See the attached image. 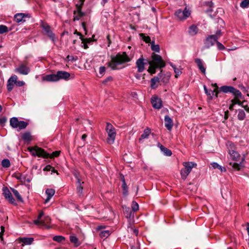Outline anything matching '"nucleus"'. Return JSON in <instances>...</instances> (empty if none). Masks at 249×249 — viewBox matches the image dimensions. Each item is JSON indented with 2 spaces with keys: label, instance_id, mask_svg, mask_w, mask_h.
<instances>
[{
  "label": "nucleus",
  "instance_id": "15",
  "mask_svg": "<svg viewBox=\"0 0 249 249\" xmlns=\"http://www.w3.org/2000/svg\"><path fill=\"white\" fill-rule=\"evenodd\" d=\"M18 79L17 75L12 76L8 80L7 84V88L8 91H11L14 87V84H16V80Z\"/></svg>",
  "mask_w": 249,
  "mask_h": 249
},
{
  "label": "nucleus",
  "instance_id": "42",
  "mask_svg": "<svg viewBox=\"0 0 249 249\" xmlns=\"http://www.w3.org/2000/svg\"><path fill=\"white\" fill-rule=\"evenodd\" d=\"M148 64L150 65L149 69L148 70V71L151 74H154L156 73V69L158 68L157 67L155 66L154 65L148 62Z\"/></svg>",
  "mask_w": 249,
  "mask_h": 249
},
{
  "label": "nucleus",
  "instance_id": "56",
  "mask_svg": "<svg viewBox=\"0 0 249 249\" xmlns=\"http://www.w3.org/2000/svg\"><path fill=\"white\" fill-rule=\"evenodd\" d=\"M7 122V118L5 117H2L0 118V124L2 125H4Z\"/></svg>",
  "mask_w": 249,
  "mask_h": 249
},
{
  "label": "nucleus",
  "instance_id": "22",
  "mask_svg": "<svg viewBox=\"0 0 249 249\" xmlns=\"http://www.w3.org/2000/svg\"><path fill=\"white\" fill-rule=\"evenodd\" d=\"M73 14V21L78 20L85 16V13L82 12L80 6L78 8V9H77V11H74Z\"/></svg>",
  "mask_w": 249,
  "mask_h": 249
},
{
  "label": "nucleus",
  "instance_id": "40",
  "mask_svg": "<svg viewBox=\"0 0 249 249\" xmlns=\"http://www.w3.org/2000/svg\"><path fill=\"white\" fill-rule=\"evenodd\" d=\"M240 98H234L231 100V102L233 105L237 104L240 106L243 107V104L245 102H241L239 100Z\"/></svg>",
  "mask_w": 249,
  "mask_h": 249
},
{
  "label": "nucleus",
  "instance_id": "14",
  "mask_svg": "<svg viewBox=\"0 0 249 249\" xmlns=\"http://www.w3.org/2000/svg\"><path fill=\"white\" fill-rule=\"evenodd\" d=\"M151 103L154 108L159 109L162 107L161 100L157 97H152L151 98Z\"/></svg>",
  "mask_w": 249,
  "mask_h": 249
},
{
  "label": "nucleus",
  "instance_id": "34",
  "mask_svg": "<svg viewBox=\"0 0 249 249\" xmlns=\"http://www.w3.org/2000/svg\"><path fill=\"white\" fill-rule=\"evenodd\" d=\"M171 66L173 68L174 72L176 74L175 77L177 78L178 76L180 75L182 73V71L180 69L177 68L175 65H173L172 63H170Z\"/></svg>",
  "mask_w": 249,
  "mask_h": 249
},
{
  "label": "nucleus",
  "instance_id": "64",
  "mask_svg": "<svg viewBox=\"0 0 249 249\" xmlns=\"http://www.w3.org/2000/svg\"><path fill=\"white\" fill-rule=\"evenodd\" d=\"M74 34H76L80 36V38L81 39V38L83 37V35L79 32H77V30H75L74 32Z\"/></svg>",
  "mask_w": 249,
  "mask_h": 249
},
{
  "label": "nucleus",
  "instance_id": "1",
  "mask_svg": "<svg viewBox=\"0 0 249 249\" xmlns=\"http://www.w3.org/2000/svg\"><path fill=\"white\" fill-rule=\"evenodd\" d=\"M132 58V55H128L126 52L118 53L116 55L111 56V60L107 63V66L112 70H119L122 68L119 67L121 65L131 61Z\"/></svg>",
  "mask_w": 249,
  "mask_h": 249
},
{
  "label": "nucleus",
  "instance_id": "58",
  "mask_svg": "<svg viewBox=\"0 0 249 249\" xmlns=\"http://www.w3.org/2000/svg\"><path fill=\"white\" fill-rule=\"evenodd\" d=\"M15 83H16V85L18 87H21L25 84V83L23 81H17V80H16V82H15Z\"/></svg>",
  "mask_w": 249,
  "mask_h": 249
},
{
  "label": "nucleus",
  "instance_id": "27",
  "mask_svg": "<svg viewBox=\"0 0 249 249\" xmlns=\"http://www.w3.org/2000/svg\"><path fill=\"white\" fill-rule=\"evenodd\" d=\"M162 74L159 73L157 76L152 78L151 80V88L152 89H154L156 88L155 84L156 83H159L161 79Z\"/></svg>",
  "mask_w": 249,
  "mask_h": 249
},
{
  "label": "nucleus",
  "instance_id": "23",
  "mask_svg": "<svg viewBox=\"0 0 249 249\" xmlns=\"http://www.w3.org/2000/svg\"><path fill=\"white\" fill-rule=\"evenodd\" d=\"M165 126L168 130H171L173 125V123L172 119L168 115H166L164 118Z\"/></svg>",
  "mask_w": 249,
  "mask_h": 249
},
{
  "label": "nucleus",
  "instance_id": "52",
  "mask_svg": "<svg viewBox=\"0 0 249 249\" xmlns=\"http://www.w3.org/2000/svg\"><path fill=\"white\" fill-rule=\"evenodd\" d=\"M122 187L123 189L124 194L126 195L128 191H127V185H126V183L125 182H124V183H122Z\"/></svg>",
  "mask_w": 249,
  "mask_h": 249
},
{
  "label": "nucleus",
  "instance_id": "29",
  "mask_svg": "<svg viewBox=\"0 0 249 249\" xmlns=\"http://www.w3.org/2000/svg\"><path fill=\"white\" fill-rule=\"evenodd\" d=\"M198 31V29L197 26L193 24L189 28L188 32L191 36H193L197 34Z\"/></svg>",
  "mask_w": 249,
  "mask_h": 249
},
{
  "label": "nucleus",
  "instance_id": "7",
  "mask_svg": "<svg viewBox=\"0 0 249 249\" xmlns=\"http://www.w3.org/2000/svg\"><path fill=\"white\" fill-rule=\"evenodd\" d=\"M228 153L232 160L236 161L239 160L240 155L235 151V146L234 144L231 142L229 143L228 146Z\"/></svg>",
  "mask_w": 249,
  "mask_h": 249
},
{
  "label": "nucleus",
  "instance_id": "17",
  "mask_svg": "<svg viewBox=\"0 0 249 249\" xmlns=\"http://www.w3.org/2000/svg\"><path fill=\"white\" fill-rule=\"evenodd\" d=\"M57 79L56 73L47 74L42 77V81L47 82H57Z\"/></svg>",
  "mask_w": 249,
  "mask_h": 249
},
{
  "label": "nucleus",
  "instance_id": "51",
  "mask_svg": "<svg viewBox=\"0 0 249 249\" xmlns=\"http://www.w3.org/2000/svg\"><path fill=\"white\" fill-rule=\"evenodd\" d=\"M222 35V33L220 30H218L215 35H213V36L217 40Z\"/></svg>",
  "mask_w": 249,
  "mask_h": 249
},
{
  "label": "nucleus",
  "instance_id": "37",
  "mask_svg": "<svg viewBox=\"0 0 249 249\" xmlns=\"http://www.w3.org/2000/svg\"><path fill=\"white\" fill-rule=\"evenodd\" d=\"M11 190H12L14 195L16 197L17 199H18V200L19 201H20V202H22L23 199H22L21 196L19 194L17 190L13 189V188H11Z\"/></svg>",
  "mask_w": 249,
  "mask_h": 249
},
{
  "label": "nucleus",
  "instance_id": "11",
  "mask_svg": "<svg viewBox=\"0 0 249 249\" xmlns=\"http://www.w3.org/2000/svg\"><path fill=\"white\" fill-rule=\"evenodd\" d=\"M146 62L148 61L144 59L142 56L139 58L136 62V67L137 68V71L139 72H142L144 71L145 69V65L146 64Z\"/></svg>",
  "mask_w": 249,
  "mask_h": 249
},
{
  "label": "nucleus",
  "instance_id": "38",
  "mask_svg": "<svg viewBox=\"0 0 249 249\" xmlns=\"http://www.w3.org/2000/svg\"><path fill=\"white\" fill-rule=\"evenodd\" d=\"M110 233H111V232L110 231L105 230V231H101L100 232L99 235L101 238H107L109 236V235L110 234Z\"/></svg>",
  "mask_w": 249,
  "mask_h": 249
},
{
  "label": "nucleus",
  "instance_id": "62",
  "mask_svg": "<svg viewBox=\"0 0 249 249\" xmlns=\"http://www.w3.org/2000/svg\"><path fill=\"white\" fill-rule=\"evenodd\" d=\"M86 25V23L85 22H83L82 23V26L84 31L85 32V34H87V30Z\"/></svg>",
  "mask_w": 249,
  "mask_h": 249
},
{
  "label": "nucleus",
  "instance_id": "6",
  "mask_svg": "<svg viewBox=\"0 0 249 249\" xmlns=\"http://www.w3.org/2000/svg\"><path fill=\"white\" fill-rule=\"evenodd\" d=\"M220 90L224 93H231L235 96L234 98H242V94L238 89L232 86H223L220 87Z\"/></svg>",
  "mask_w": 249,
  "mask_h": 249
},
{
  "label": "nucleus",
  "instance_id": "18",
  "mask_svg": "<svg viewBox=\"0 0 249 249\" xmlns=\"http://www.w3.org/2000/svg\"><path fill=\"white\" fill-rule=\"evenodd\" d=\"M204 89L205 90V93L210 97V98L212 99L213 98V95H215L216 97L217 96L218 91L217 89V87H216V88L213 90H209L205 85H204L203 86Z\"/></svg>",
  "mask_w": 249,
  "mask_h": 249
},
{
  "label": "nucleus",
  "instance_id": "57",
  "mask_svg": "<svg viewBox=\"0 0 249 249\" xmlns=\"http://www.w3.org/2000/svg\"><path fill=\"white\" fill-rule=\"evenodd\" d=\"M85 0H79V2H80V3L79 4H77L76 5V7L77 9H78V8L80 6L81 10H82V6H83V5L84 4Z\"/></svg>",
  "mask_w": 249,
  "mask_h": 249
},
{
  "label": "nucleus",
  "instance_id": "12",
  "mask_svg": "<svg viewBox=\"0 0 249 249\" xmlns=\"http://www.w3.org/2000/svg\"><path fill=\"white\" fill-rule=\"evenodd\" d=\"M56 73L58 81L60 80L68 81L70 79L71 74L66 71H59Z\"/></svg>",
  "mask_w": 249,
  "mask_h": 249
},
{
  "label": "nucleus",
  "instance_id": "55",
  "mask_svg": "<svg viewBox=\"0 0 249 249\" xmlns=\"http://www.w3.org/2000/svg\"><path fill=\"white\" fill-rule=\"evenodd\" d=\"M106 71V68L104 66H101L99 68V73L103 76Z\"/></svg>",
  "mask_w": 249,
  "mask_h": 249
},
{
  "label": "nucleus",
  "instance_id": "2",
  "mask_svg": "<svg viewBox=\"0 0 249 249\" xmlns=\"http://www.w3.org/2000/svg\"><path fill=\"white\" fill-rule=\"evenodd\" d=\"M29 151L31 152L32 155L34 156H37L38 157H42L43 158H53L57 157L60 154V151H55L53 152L51 155L47 153L45 150L37 146L28 148Z\"/></svg>",
  "mask_w": 249,
  "mask_h": 249
},
{
  "label": "nucleus",
  "instance_id": "60",
  "mask_svg": "<svg viewBox=\"0 0 249 249\" xmlns=\"http://www.w3.org/2000/svg\"><path fill=\"white\" fill-rule=\"evenodd\" d=\"M113 80V78L111 76H108V77H107L106 79H105L103 81V84H106L109 81H112Z\"/></svg>",
  "mask_w": 249,
  "mask_h": 249
},
{
  "label": "nucleus",
  "instance_id": "8",
  "mask_svg": "<svg viewBox=\"0 0 249 249\" xmlns=\"http://www.w3.org/2000/svg\"><path fill=\"white\" fill-rule=\"evenodd\" d=\"M176 16L180 20L186 19L191 14L190 11L185 7L183 10L178 9L175 13Z\"/></svg>",
  "mask_w": 249,
  "mask_h": 249
},
{
  "label": "nucleus",
  "instance_id": "25",
  "mask_svg": "<svg viewBox=\"0 0 249 249\" xmlns=\"http://www.w3.org/2000/svg\"><path fill=\"white\" fill-rule=\"evenodd\" d=\"M45 193L47 196V198L45 200V203H48L54 195L55 190L52 188H48L46 190Z\"/></svg>",
  "mask_w": 249,
  "mask_h": 249
},
{
  "label": "nucleus",
  "instance_id": "59",
  "mask_svg": "<svg viewBox=\"0 0 249 249\" xmlns=\"http://www.w3.org/2000/svg\"><path fill=\"white\" fill-rule=\"evenodd\" d=\"M1 231L0 232V238L1 239V240H3V234L4 232V227L2 226H1Z\"/></svg>",
  "mask_w": 249,
  "mask_h": 249
},
{
  "label": "nucleus",
  "instance_id": "43",
  "mask_svg": "<svg viewBox=\"0 0 249 249\" xmlns=\"http://www.w3.org/2000/svg\"><path fill=\"white\" fill-rule=\"evenodd\" d=\"M11 31V29L8 30L7 27L4 25H0V34L6 33Z\"/></svg>",
  "mask_w": 249,
  "mask_h": 249
},
{
  "label": "nucleus",
  "instance_id": "24",
  "mask_svg": "<svg viewBox=\"0 0 249 249\" xmlns=\"http://www.w3.org/2000/svg\"><path fill=\"white\" fill-rule=\"evenodd\" d=\"M84 182H81L80 178H77V180L76 181V192L79 196H82L83 194V187L82 186V184Z\"/></svg>",
  "mask_w": 249,
  "mask_h": 249
},
{
  "label": "nucleus",
  "instance_id": "35",
  "mask_svg": "<svg viewBox=\"0 0 249 249\" xmlns=\"http://www.w3.org/2000/svg\"><path fill=\"white\" fill-rule=\"evenodd\" d=\"M237 118L239 120H243L245 118L246 114L244 111L242 109H238L237 110Z\"/></svg>",
  "mask_w": 249,
  "mask_h": 249
},
{
  "label": "nucleus",
  "instance_id": "63",
  "mask_svg": "<svg viewBox=\"0 0 249 249\" xmlns=\"http://www.w3.org/2000/svg\"><path fill=\"white\" fill-rule=\"evenodd\" d=\"M67 59L68 61H72L74 60V57L73 56H70V55H68L67 57Z\"/></svg>",
  "mask_w": 249,
  "mask_h": 249
},
{
  "label": "nucleus",
  "instance_id": "20",
  "mask_svg": "<svg viewBox=\"0 0 249 249\" xmlns=\"http://www.w3.org/2000/svg\"><path fill=\"white\" fill-rule=\"evenodd\" d=\"M217 40L213 35L209 36L206 39L205 45L208 47L213 46Z\"/></svg>",
  "mask_w": 249,
  "mask_h": 249
},
{
  "label": "nucleus",
  "instance_id": "19",
  "mask_svg": "<svg viewBox=\"0 0 249 249\" xmlns=\"http://www.w3.org/2000/svg\"><path fill=\"white\" fill-rule=\"evenodd\" d=\"M195 62L197 65L199 70L203 74H206V68L204 67V62L203 60L200 58H196L195 60Z\"/></svg>",
  "mask_w": 249,
  "mask_h": 249
},
{
  "label": "nucleus",
  "instance_id": "49",
  "mask_svg": "<svg viewBox=\"0 0 249 249\" xmlns=\"http://www.w3.org/2000/svg\"><path fill=\"white\" fill-rule=\"evenodd\" d=\"M70 240L71 243L74 244H76L78 243V239L75 236L71 235L70 236Z\"/></svg>",
  "mask_w": 249,
  "mask_h": 249
},
{
  "label": "nucleus",
  "instance_id": "26",
  "mask_svg": "<svg viewBox=\"0 0 249 249\" xmlns=\"http://www.w3.org/2000/svg\"><path fill=\"white\" fill-rule=\"evenodd\" d=\"M18 240L24 245H29L32 244L34 241V238L32 237H20L18 238Z\"/></svg>",
  "mask_w": 249,
  "mask_h": 249
},
{
  "label": "nucleus",
  "instance_id": "36",
  "mask_svg": "<svg viewBox=\"0 0 249 249\" xmlns=\"http://www.w3.org/2000/svg\"><path fill=\"white\" fill-rule=\"evenodd\" d=\"M211 165L214 169L218 168L221 172L226 171V168L225 167H222L216 162H213L211 163Z\"/></svg>",
  "mask_w": 249,
  "mask_h": 249
},
{
  "label": "nucleus",
  "instance_id": "50",
  "mask_svg": "<svg viewBox=\"0 0 249 249\" xmlns=\"http://www.w3.org/2000/svg\"><path fill=\"white\" fill-rule=\"evenodd\" d=\"M125 213H126V217L130 218L131 216L132 212L129 207H126L125 210Z\"/></svg>",
  "mask_w": 249,
  "mask_h": 249
},
{
  "label": "nucleus",
  "instance_id": "21",
  "mask_svg": "<svg viewBox=\"0 0 249 249\" xmlns=\"http://www.w3.org/2000/svg\"><path fill=\"white\" fill-rule=\"evenodd\" d=\"M28 15L24 13H18L15 15V20L18 22H24L25 21V18H28Z\"/></svg>",
  "mask_w": 249,
  "mask_h": 249
},
{
  "label": "nucleus",
  "instance_id": "5",
  "mask_svg": "<svg viewBox=\"0 0 249 249\" xmlns=\"http://www.w3.org/2000/svg\"><path fill=\"white\" fill-rule=\"evenodd\" d=\"M151 57L152 60L149 61L148 62L154 65L155 66L160 69L165 67V62L160 55L153 53Z\"/></svg>",
  "mask_w": 249,
  "mask_h": 249
},
{
  "label": "nucleus",
  "instance_id": "28",
  "mask_svg": "<svg viewBox=\"0 0 249 249\" xmlns=\"http://www.w3.org/2000/svg\"><path fill=\"white\" fill-rule=\"evenodd\" d=\"M245 160V157L242 158L241 162L240 163H237L235 162H230L229 164L231 166L233 169L237 170L238 171L240 170L241 168L243 167L242 163Z\"/></svg>",
  "mask_w": 249,
  "mask_h": 249
},
{
  "label": "nucleus",
  "instance_id": "9",
  "mask_svg": "<svg viewBox=\"0 0 249 249\" xmlns=\"http://www.w3.org/2000/svg\"><path fill=\"white\" fill-rule=\"evenodd\" d=\"M43 215V213H40L38 216L37 219L34 221V224L36 225H41L45 226L46 224H49L51 222V218L49 216H46L42 219V217Z\"/></svg>",
  "mask_w": 249,
  "mask_h": 249
},
{
  "label": "nucleus",
  "instance_id": "54",
  "mask_svg": "<svg viewBox=\"0 0 249 249\" xmlns=\"http://www.w3.org/2000/svg\"><path fill=\"white\" fill-rule=\"evenodd\" d=\"M82 40V43H90L92 41V40L90 38H84L83 37L81 39Z\"/></svg>",
  "mask_w": 249,
  "mask_h": 249
},
{
  "label": "nucleus",
  "instance_id": "53",
  "mask_svg": "<svg viewBox=\"0 0 249 249\" xmlns=\"http://www.w3.org/2000/svg\"><path fill=\"white\" fill-rule=\"evenodd\" d=\"M216 43L217 48L219 50H224L225 49V47L224 46V45L222 43L219 42V41H217Z\"/></svg>",
  "mask_w": 249,
  "mask_h": 249
},
{
  "label": "nucleus",
  "instance_id": "41",
  "mask_svg": "<svg viewBox=\"0 0 249 249\" xmlns=\"http://www.w3.org/2000/svg\"><path fill=\"white\" fill-rule=\"evenodd\" d=\"M53 240L58 243H61L65 240V238L61 235H56L53 237Z\"/></svg>",
  "mask_w": 249,
  "mask_h": 249
},
{
  "label": "nucleus",
  "instance_id": "10",
  "mask_svg": "<svg viewBox=\"0 0 249 249\" xmlns=\"http://www.w3.org/2000/svg\"><path fill=\"white\" fill-rule=\"evenodd\" d=\"M15 71L18 72L20 74L27 75L30 71V68L27 66V63H22L17 68Z\"/></svg>",
  "mask_w": 249,
  "mask_h": 249
},
{
  "label": "nucleus",
  "instance_id": "4",
  "mask_svg": "<svg viewBox=\"0 0 249 249\" xmlns=\"http://www.w3.org/2000/svg\"><path fill=\"white\" fill-rule=\"evenodd\" d=\"M183 165L184 168L181 170L180 174L181 178L185 179L192 168L196 166V164L193 162H184L183 163Z\"/></svg>",
  "mask_w": 249,
  "mask_h": 249
},
{
  "label": "nucleus",
  "instance_id": "31",
  "mask_svg": "<svg viewBox=\"0 0 249 249\" xmlns=\"http://www.w3.org/2000/svg\"><path fill=\"white\" fill-rule=\"evenodd\" d=\"M19 121L16 117H13L10 119V125L13 128H17L18 127Z\"/></svg>",
  "mask_w": 249,
  "mask_h": 249
},
{
  "label": "nucleus",
  "instance_id": "44",
  "mask_svg": "<svg viewBox=\"0 0 249 249\" xmlns=\"http://www.w3.org/2000/svg\"><path fill=\"white\" fill-rule=\"evenodd\" d=\"M140 36L146 43H150L151 38L149 36H146L144 34L142 33L140 34Z\"/></svg>",
  "mask_w": 249,
  "mask_h": 249
},
{
  "label": "nucleus",
  "instance_id": "39",
  "mask_svg": "<svg viewBox=\"0 0 249 249\" xmlns=\"http://www.w3.org/2000/svg\"><path fill=\"white\" fill-rule=\"evenodd\" d=\"M28 125V123L23 121H19L18 127L19 130L25 128Z\"/></svg>",
  "mask_w": 249,
  "mask_h": 249
},
{
  "label": "nucleus",
  "instance_id": "33",
  "mask_svg": "<svg viewBox=\"0 0 249 249\" xmlns=\"http://www.w3.org/2000/svg\"><path fill=\"white\" fill-rule=\"evenodd\" d=\"M22 139L25 142H30L32 140L31 133L29 132H25L22 135Z\"/></svg>",
  "mask_w": 249,
  "mask_h": 249
},
{
  "label": "nucleus",
  "instance_id": "48",
  "mask_svg": "<svg viewBox=\"0 0 249 249\" xmlns=\"http://www.w3.org/2000/svg\"><path fill=\"white\" fill-rule=\"evenodd\" d=\"M151 49L153 51H154L156 52H159L160 51V47L159 45H155L154 42L152 41L151 43Z\"/></svg>",
  "mask_w": 249,
  "mask_h": 249
},
{
  "label": "nucleus",
  "instance_id": "30",
  "mask_svg": "<svg viewBox=\"0 0 249 249\" xmlns=\"http://www.w3.org/2000/svg\"><path fill=\"white\" fill-rule=\"evenodd\" d=\"M159 145L160 150L163 153L164 155L166 156H170L172 155V153L170 149L167 148L160 143L159 144Z\"/></svg>",
  "mask_w": 249,
  "mask_h": 249
},
{
  "label": "nucleus",
  "instance_id": "61",
  "mask_svg": "<svg viewBox=\"0 0 249 249\" xmlns=\"http://www.w3.org/2000/svg\"><path fill=\"white\" fill-rule=\"evenodd\" d=\"M53 167L50 165H47L44 168V170L47 171H51Z\"/></svg>",
  "mask_w": 249,
  "mask_h": 249
},
{
  "label": "nucleus",
  "instance_id": "46",
  "mask_svg": "<svg viewBox=\"0 0 249 249\" xmlns=\"http://www.w3.org/2000/svg\"><path fill=\"white\" fill-rule=\"evenodd\" d=\"M240 6L243 8H248L249 6V0H242L240 4Z\"/></svg>",
  "mask_w": 249,
  "mask_h": 249
},
{
  "label": "nucleus",
  "instance_id": "16",
  "mask_svg": "<svg viewBox=\"0 0 249 249\" xmlns=\"http://www.w3.org/2000/svg\"><path fill=\"white\" fill-rule=\"evenodd\" d=\"M42 28L45 31L46 35L52 39L53 41H54L55 35L51 30L50 27L48 24L43 25Z\"/></svg>",
  "mask_w": 249,
  "mask_h": 249
},
{
  "label": "nucleus",
  "instance_id": "47",
  "mask_svg": "<svg viewBox=\"0 0 249 249\" xmlns=\"http://www.w3.org/2000/svg\"><path fill=\"white\" fill-rule=\"evenodd\" d=\"M131 208L133 212H136L138 211L139 210L138 204L134 201H132L131 204Z\"/></svg>",
  "mask_w": 249,
  "mask_h": 249
},
{
  "label": "nucleus",
  "instance_id": "3",
  "mask_svg": "<svg viewBox=\"0 0 249 249\" xmlns=\"http://www.w3.org/2000/svg\"><path fill=\"white\" fill-rule=\"evenodd\" d=\"M106 131L107 134V142L109 144H113L114 142L116 136L115 128L109 123H107Z\"/></svg>",
  "mask_w": 249,
  "mask_h": 249
},
{
  "label": "nucleus",
  "instance_id": "32",
  "mask_svg": "<svg viewBox=\"0 0 249 249\" xmlns=\"http://www.w3.org/2000/svg\"><path fill=\"white\" fill-rule=\"evenodd\" d=\"M151 133V129L147 127L143 131V133L141 135V137L139 139L140 141L142 140L148 138V137Z\"/></svg>",
  "mask_w": 249,
  "mask_h": 249
},
{
  "label": "nucleus",
  "instance_id": "45",
  "mask_svg": "<svg viewBox=\"0 0 249 249\" xmlns=\"http://www.w3.org/2000/svg\"><path fill=\"white\" fill-rule=\"evenodd\" d=\"M1 165L5 168H8L10 166V162L8 159H4L1 161Z\"/></svg>",
  "mask_w": 249,
  "mask_h": 249
},
{
  "label": "nucleus",
  "instance_id": "13",
  "mask_svg": "<svg viewBox=\"0 0 249 249\" xmlns=\"http://www.w3.org/2000/svg\"><path fill=\"white\" fill-rule=\"evenodd\" d=\"M2 191L3 195H4L5 198L7 199L9 202L11 204L16 205L15 200L13 197L12 194L9 189L6 187H5L3 188Z\"/></svg>",
  "mask_w": 249,
  "mask_h": 249
}]
</instances>
